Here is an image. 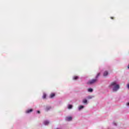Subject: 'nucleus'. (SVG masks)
Wrapping results in <instances>:
<instances>
[{
	"label": "nucleus",
	"mask_w": 129,
	"mask_h": 129,
	"mask_svg": "<svg viewBox=\"0 0 129 129\" xmlns=\"http://www.w3.org/2000/svg\"><path fill=\"white\" fill-rule=\"evenodd\" d=\"M110 86L112 87L113 91H117L119 89V85L117 84L116 82H112Z\"/></svg>",
	"instance_id": "f257e3e1"
},
{
	"label": "nucleus",
	"mask_w": 129,
	"mask_h": 129,
	"mask_svg": "<svg viewBox=\"0 0 129 129\" xmlns=\"http://www.w3.org/2000/svg\"><path fill=\"white\" fill-rule=\"evenodd\" d=\"M97 81L98 80L96 79L91 80L88 82L87 84H90V85L94 84V83H96Z\"/></svg>",
	"instance_id": "f03ea898"
},
{
	"label": "nucleus",
	"mask_w": 129,
	"mask_h": 129,
	"mask_svg": "<svg viewBox=\"0 0 129 129\" xmlns=\"http://www.w3.org/2000/svg\"><path fill=\"white\" fill-rule=\"evenodd\" d=\"M66 120H67V121H71V120H72V117L71 116L67 117Z\"/></svg>",
	"instance_id": "7ed1b4c3"
},
{
	"label": "nucleus",
	"mask_w": 129,
	"mask_h": 129,
	"mask_svg": "<svg viewBox=\"0 0 129 129\" xmlns=\"http://www.w3.org/2000/svg\"><path fill=\"white\" fill-rule=\"evenodd\" d=\"M33 111V109H30L26 110V113H30V112H32Z\"/></svg>",
	"instance_id": "20e7f679"
},
{
	"label": "nucleus",
	"mask_w": 129,
	"mask_h": 129,
	"mask_svg": "<svg viewBox=\"0 0 129 129\" xmlns=\"http://www.w3.org/2000/svg\"><path fill=\"white\" fill-rule=\"evenodd\" d=\"M108 75V72L105 71L103 74V76H107Z\"/></svg>",
	"instance_id": "39448f33"
},
{
	"label": "nucleus",
	"mask_w": 129,
	"mask_h": 129,
	"mask_svg": "<svg viewBox=\"0 0 129 129\" xmlns=\"http://www.w3.org/2000/svg\"><path fill=\"white\" fill-rule=\"evenodd\" d=\"M54 96H55V93H52L50 95V98H53V97H54Z\"/></svg>",
	"instance_id": "423d86ee"
},
{
	"label": "nucleus",
	"mask_w": 129,
	"mask_h": 129,
	"mask_svg": "<svg viewBox=\"0 0 129 129\" xmlns=\"http://www.w3.org/2000/svg\"><path fill=\"white\" fill-rule=\"evenodd\" d=\"M49 122L48 121H44V124H45V125H47L48 124H49Z\"/></svg>",
	"instance_id": "0eeeda50"
},
{
	"label": "nucleus",
	"mask_w": 129,
	"mask_h": 129,
	"mask_svg": "<svg viewBox=\"0 0 129 129\" xmlns=\"http://www.w3.org/2000/svg\"><path fill=\"white\" fill-rule=\"evenodd\" d=\"M72 107H73V106L72 105H69L68 108V109H71V108H72Z\"/></svg>",
	"instance_id": "6e6552de"
},
{
	"label": "nucleus",
	"mask_w": 129,
	"mask_h": 129,
	"mask_svg": "<svg viewBox=\"0 0 129 129\" xmlns=\"http://www.w3.org/2000/svg\"><path fill=\"white\" fill-rule=\"evenodd\" d=\"M82 108H84V106L82 105L80 106L79 107V110H81Z\"/></svg>",
	"instance_id": "1a4fd4ad"
},
{
	"label": "nucleus",
	"mask_w": 129,
	"mask_h": 129,
	"mask_svg": "<svg viewBox=\"0 0 129 129\" xmlns=\"http://www.w3.org/2000/svg\"><path fill=\"white\" fill-rule=\"evenodd\" d=\"M78 76H75L73 77V79L74 80H77V79H78Z\"/></svg>",
	"instance_id": "9d476101"
},
{
	"label": "nucleus",
	"mask_w": 129,
	"mask_h": 129,
	"mask_svg": "<svg viewBox=\"0 0 129 129\" xmlns=\"http://www.w3.org/2000/svg\"><path fill=\"white\" fill-rule=\"evenodd\" d=\"M88 91L89 92H92V91H93V89H92V88H89L88 89Z\"/></svg>",
	"instance_id": "9b49d317"
},
{
	"label": "nucleus",
	"mask_w": 129,
	"mask_h": 129,
	"mask_svg": "<svg viewBox=\"0 0 129 129\" xmlns=\"http://www.w3.org/2000/svg\"><path fill=\"white\" fill-rule=\"evenodd\" d=\"M99 76H100V73H98L97 76H96V79H97L98 78V77H99Z\"/></svg>",
	"instance_id": "f8f14e48"
},
{
	"label": "nucleus",
	"mask_w": 129,
	"mask_h": 129,
	"mask_svg": "<svg viewBox=\"0 0 129 129\" xmlns=\"http://www.w3.org/2000/svg\"><path fill=\"white\" fill-rule=\"evenodd\" d=\"M46 96H47V95H46V94H43V99H45V98H46Z\"/></svg>",
	"instance_id": "ddd939ff"
},
{
	"label": "nucleus",
	"mask_w": 129,
	"mask_h": 129,
	"mask_svg": "<svg viewBox=\"0 0 129 129\" xmlns=\"http://www.w3.org/2000/svg\"><path fill=\"white\" fill-rule=\"evenodd\" d=\"M83 103H87V100H86V99H84V100H83Z\"/></svg>",
	"instance_id": "4468645a"
},
{
	"label": "nucleus",
	"mask_w": 129,
	"mask_h": 129,
	"mask_svg": "<svg viewBox=\"0 0 129 129\" xmlns=\"http://www.w3.org/2000/svg\"><path fill=\"white\" fill-rule=\"evenodd\" d=\"M49 109H51V107H47L46 110H49Z\"/></svg>",
	"instance_id": "2eb2a0df"
},
{
	"label": "nucleus",
	"mask_w": 129,
	"mask_h": 129,
	"mask_svg": "<svg viewBox=\"0 0 129 129\" xmlns=\"http://www.w3.org/2000/svg\"><path fill=\"white\" fill-rule=\"evenodd\" d=\"M88 98L89 99H91V98H92V97L90 96L88 97Z\"/></svg>",
	"instance_id": "dca6fc26"
},
{
	"label": "nucleus",
	"mask_w": 129,
	"mask_h": 129,
	"mask_svg": "<svg viewBox=\"0 0 129 129\" xmlns=\"http://www.w3.org/2000/svg\"><path fill=\"white\" fill-rule=\"evenodd\" d=\"M110 19H111V20H113V17H110Z\"/></svg>",
	"instance_id": "f3484780"
},
{
	"label": "nucleus",
	"mask_w": 129,
	"mask_h": 129,
	"mask_svg": "<svg viewBox=\"0 0 129 129\" xmlns=\"http://www.w3.org/2000/svg\"><path fill=\"white\" fill-rule=\"evenodd\" d=\"M126 105H128V106L129 105V102L126 103Z\"/></svg>",
	"instance_id": "a211bd4d"
},
{
	"label": "nucleus",
	"mask_w": 129,
	"mask_h": 129,
	"mask_svg": "<svg viewBox=\"0 0 129 129\" xmlns=\"http://www.w3.org/2000/svg\"><path fill=\"white\" fill-rule=\"evenodd\" d=\"M37 113H40V111H37Z\"/></svg>",
	"instance_id": "6ab92c4d"
},
{
	"label": "nucleus",
	"mask_w": 129,
	"mask_h": 129,
	"mask_svg": "<svg viewBox=\"0 0 129 129\" xmlns=\"http://www.w3.org/2000/svg\"><path fill=\"white\" fill-rule=\"evenodd\" d=\"M127 88H128V89H129V84L127 85Z\"/></svg>",
	"instance_id": "aec40b11"
},
{
	"label": "nucleus",
	"mask_w": 129,
	"mask_h": 129,
	"mask_svg": "<svg viewBox=\"0 0 129 129\" xmlns=\"http://www.w3.org/2000/svg\"><path fill=\"white\" fill-rule=\"evenodd\" d=\"M114 123V125H116V123Z\"/></svg>",
	"instance_id": "412c9836"
},
{
	"label": "nucleus",
	"mask_w": 129,
	"mask_h": 129,
	"mask_svg": "<svg viewBox=\"0 0 129 129\" xmlns=\"http://www.w3.org/2000/svg\"><path fill=\"white\" fill-rule=\"evenodd\" d=\"M127 68H128V69H129V64L127 66Z\"/></svg>",
	"instance_id": "4be33fe9"
}]
</instances>
